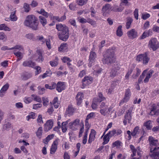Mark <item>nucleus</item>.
Listing matches in <instances>:
<instances>
[{
  "mask_svg": "<svg viewBox=\"0 0 159 159\" xmlns=\"http://www.w3.org/2000/svg\"><path fill=\"white\" fill-rule=\"evenodd\" d=\"M37 21V18L35 16L29 15L26 17L24 24L33 30H36L38 28V22Z\"/></svg>",
  "mask_w": 159,
  "mask_h": 159,
  "instance_id": "f257e3e1",
  "label": "nucleus"
},
{
  "mask_svg": "<svg viewBox=\"0 0 159 159\" xmlns=\"http://www.w3.org/2000/svg\"><path fill=\"white\" fill-rule=\"evenodd\" d=\"M115 52L112 49L107 50L104 55L102 59L103 64H109L114 63L116 61Z\"/></svg>",
  "mask_w": 159,
  "mask_h": 159,
  "instance_id": "f03ea898",
  "label": "nucleus"
},
{
  "mask_svg": "<svg viewBox=\"0 0 159 159\" xmlns=\"http://www.w3.org/2000/svg\"><path fill=\"white\" fill-rule=\"evenodd\" d=\"M148 141L150 146L155 147L153 148H151L150 149L151 152H152V154H154V152H155V151L159 149V143L158 140L151 136L149 137Z\"/></svg>",
  "mask_w": 159,
  "mask_h": 159,
  "instance_id": "7ed1b4c3",
  "label": "nucleus"
},
{
  "mask_svg": "<svg viewBox=\"0 0 159 159\" xmlns=\"http://www.w3.org/2000/svg\"><path fill=\"white\" fill-rule=\"evenodd\" d=\"M148 47L153 51H156L159 48V42L155 38H152L149 41Z\"/></svg>",
  "mask_w": 159,
  "mask_h": 159,
  "instance_id": "20e7f679",
  "label": "nucleus"
},
{
  "mask_svg": "<svg viewBox=\"0 0 159 159\" xmlns=\"http://www.w3.org/2000/svg\"><path fill=\"white\" fill-rule=\"evenodd\" d=\"M136 60L138 61H142L143 64L146 65L148 62L150 58L146 53H145L138 55L136 57Z\"/></svg>",
  "mask_w": 159,
  "mask_h": 159,
  "instance_id": "39448f33",
  "label": "nucleus"
},
{
  "mask_svg": "<svg viewBox=\"0 0 159 159\" xmlns=\"http://www.w3.org/2000/svg\"><path fill=\"white\" fill-rule=\"evenodd\" d=\"M132 109L129 108L127 111L125 116V119L123 121L124 125H127V123H130L132 119Z\"/></svg>",
  "mask_w": 159,
  "mask_h": 159,
  "instance_id": "423d86ee",
  "label": "nucleus"
},
{
  "mask_svg": "<svg viewBox=\"0 0 159 159\" xmlns=\"http://www.w3.org/2000/svg\"><path fill=\"white\" fill-rule=\"evenodd\" d=\"M157 106L156 104L152 105L149 108L150 111L149 115L152 116L154 115H158L159 114V110L157 109Z\"/></svg>",
  "mask_w": 159,
  "mask_h": 159,
  "instance_id": "0eeeda50",
  "label": "nucleus"
},
{
  "mask_svg": "<svg viewBox=\"0 0 159 159\" xmlns=\"http://www.w3.org/2000/svg\"><path fill=\"white\" fill-rule=\"evenodd\" d=\"M93 78L90 76L85 77L82 80L81 88H84L88 85L90 84L92 82Z\"/></svg>",
  "mask_w": 159,
  "mask_h": 159,
  "instance_id": "6e6552de",
  "label": "nucleus"
},
{
  "mask_svg": "<svg viewBox=\"0 0 159 159\" xmlns=\"http://www.w3.org/2000/svg\"><path fill=\"white\" fill-rule=\"evenodd\" d=\"M59 38L61 40L66 41L69 36V30L68 31L60 32L59 33Z\"/></svg>",
  "mask_w": 159,
  "mask_h": 159,
  "instance_id": "1a4fd4ad",
  "label": "nucleus"
},
{
  "mask_svg": "<svg viewBox=\"0 0 159 159\" xmlns=\"http://www.w3.org/2000/svg\"><path fill=\"white\" fill-rule=\"evenodd\" d=\"M131 94L130 89H128L126 90L125 96L124 98L121 101L120 104H122L126 102L129 100L131 96Z\"/></svg>",
  "mask_w": 159,
  "mask_h": 159,
  "instance_id": "9d476101",
  "label": "nucleus"
},
{
  "mask_svg": "<svg viewBox=\"0 0 159 159\" xmlns=\"http://www.w3.org/2000/svg\"><path fill=\"white\" fill-rule=\"evenodd\" d=\"M130 148L133 153V154L131 155L132 157L135 156L136 152H137L138 155L139 157H140L141 155V151L140 150L139 147H138L136 149L134 146L130 145Z\"/></svg>",
  "mask_w": 159,
  "mask_h": 159,
  "instance_id": "9b49d317",
  "label": "nucleus"
},
{
  "mask_svg": "<svg viewBox=\"0 0 159 159\" xmlns=\"http://www.w3.org/2000/svg\"><path fill=\"white\" fill-rule=\"evenodd\" d=\"M128 37L131 39H134L138 36V32L134 29H133L127 32Z\"/></svg>",
  "mask_w": 159,
  "mask_h": 159,
  "instance_id": "f8f14e48",
  "label": "nucleus"
},
{
  "mask_svg": "<svg viewBox=\"0 0 159 159\" xmlns=\"http://www.w3.org/2000/svg\"><path fill=\"white\" fill-rule=\"evenodd\" d=\"M80 124V120L78 119L75 120L73 122H71L69 124V127L70 128L72 129L73 127L74 128L75 130L78 128Z\"/></svg>",
  "mask_w": 159,
  "mask_h": 159,
  "instance_id": "ddd939ff",
  "label": "nucleus"
},
{
  "mask_svg": "<svg viewBox=\"0 0 159 159\" xmlns=\"http://www.w3.org/2000/svg\"><path fill=\"white\" fill-rule=\"evenodd\" d=\"M35 65V63L31 60H26L24 61L22 64V66L24 67H29L32 68H34Z\"/></svg>",
  "mask_w": 159,
  "mask_h": 159,
  "instance_id": "4468645a",
  "label": "nucleus"
},
{
  "mask_svg": "<svg viewBox=\"0 0 159 159\" xmlns=\"http://www.w3.org/2000/svg\"><path fill=\"white\" fill-rule=\"evenodd\" d=\"M42 51L40 49L37 50L36 54L38 56V57L35 59L36 61L42 63L44 59L42 56Z\"/></svg>",
  "mask_w": 159,
  "mask_h": 159,
  "instance_id": "2eb2a0df",
  "label": "nucleus"
},
{
  "mask_svg": "<svg viewBox=\"0 0 159 159\" xmlns=\"http://www.w3.org/2000/svg\"><path fill=\"white\" fill-rule=\"evenodd\" d=\"M56 86H57L56 90L59 92H61L65 89V86L64 82H58L56 84Z\"/></svg>",
  "mask_w": 159,
  "mask_h": 159,
  "instance_id": "dca6fc26",
  "label": "nucleus"
},
{
  "mask_svg": "<svg viewBox=\"0 0 159 159\" xmlns=\"http://www.w3.org/2000/svg\"><path fill=\"white\" fill-rule=\"evenodd\" d=\"M59 139H56L53 142L51 146L50 149V153L53 154L55 152L57 148V146L58 144V141Z\"/></svg>",
  "mask_w": 159,
  "mask_h": 159,
  "instance_id": "f3484780",
  "label": "nucleus"
},
{
  "mask_svg": "<svg viewBox=\"0 0 159 159\" xmlns=\"http://www.w3.org/2000/svg\"><path fill=\"white\" fill-rule=\"evenodd\" d=\"M96 57V54L95 52L91 51L89 56V62L88 65L89 67H91L92 64L94 61V60Z\"/></svg>",
  "mask_w": 159,
  "mask_h": 159,
  "instance_id": "a211bd4d",
  "label": "nucleus"
},
{
  "mask_svg": "<svg viewBox=\"0 0 159 159\" xmlns=\"http://www.w3.org/2000/svg\"><path fill=\"white\" fill-rule=\"evenodd\" d=\"M56 29L60 31L61 32L68 31L69 30L68 28L65 25H62L61 24H59L56 25Z\"/></svg>",
  "mask_w": 159,
  "mask_h": 159,
  "instance_id": "6ab92c4d",
  "label": "nucleus"
},
{
  "mask_svg": "<svg viewBox=\"0 0 159 159\" xmlns=\"http://www.w3.org/2000/svg\"><path fill=\"white\" fill-rule=\"evenodd\" d=\"M76 110L75 108H74L72 105H70L68 106V108L66 110V115H68V116H70L73 115L75 111Z\"/></svg>",
  "mask_w": 159,
  "mask_h": 159,
  "instance_id": "aec40b11",
  "label": "nucleus"
},
{
  "mask_svg": "<svg viewBox=\"0 0 159 159\" xmlns=\"http://www.w3.org/2000/svg\"><path fill=\"white\" fill-rule=\"evenodd\" d=\"M96 134V132L93 129H91L88 140V142L89 143H91L92 141L94 140L95 138Z\"/></svg>",
  "mask_w": 159,
  "mask_h": 159,
  "instance_id": "412c9836",
  "label": "nucleus"
},
{
  "mask_svg": "<svg viewBox=\"0 0 159 159\" xmlns=\"http://www.w3.org/2000/svg\"><path fill=\"white\" fill-rule=\"evenodd\" d=\"M9 85L8 83H6L2 88L0 91V97H2L4 95L3 93H5L9 88Z\"/></svg>",
  "mask_w": 159,
  "mask_h": 159,
  "instance_id": "4be33fe9",
  "label": "nucleus"
},
{
  "mask_svg": "<svg viewBox=\"0 0 159 159\" xmlns=\"http://www.w3.org/2000/svg\"><path fill=\"white\" fill-rule=\"evenodd\" d=\"M153 72V71L152 70H150L148 72L143 81L145 83H147L148 82L149 79L152 77Z\"/></svg>",
  "mask_w": 159,
  "mask_h": 159,
  "instance_id": "5701e85b",
  "label": "nucleus"
},
{
  "mask_svg": "<svg viewBox=\"0 0 159 159\" xmlns=\"http://www.w3.org/2000/svg\"><path fill=\"white\" fill-rule=\"evenodd\" d=\"M98 98H94L92 103L91 107L94 110L96 109L98 106L99 102H98Z\"/></svg>",
  "mask_w": 159,
  "mask_h": 159,
  "instance_id": "b1692460",
  "label": "nucleus"
},
{
  "mask_svg": "<svg viewBox=\"0 0 159 159\" xmlns=\"http://www.w3.org/2000/svg\"><path fill=\"white\" fill-rule=\"evenodd\" d=\"M124 8V7L120 4L119 7L116 5L114 6L112 9V10L116 12H121L123 11Z\"/></svg>",
  "mask_w": 159,
  "mask_h": 159,
  "instance_id": "393cba45",
  "label": "nucleus"
},
{
  "mask_svg": "<svg viewBox=\"0 0 159 159\" xmlns=\"http://www.w3.org/2000/svg\"><path fill=\"white\" fill-rule=\"evenodd\" d=\"M94 71L93 73L95 75H97L101 73L102 69L99 67L98 66L96 65L93 69Z\"/></svg>",
  "mask_w": 159,
  "mask_h": 159,
  "instance_id": "a878e982",
  "label": "nucleus"
},
{
  "mask_svg": "<svg viewBox=\"0 0 159 159\" xmlns=\"http://www.w3.org/2000/svg\"><path fill=\"white\" fill-rule=\"evenodd\" d=\"M67 44L66 43L61 44L58 48V50L60 52H64L66 51L67 49Z\"/></svg>",
  "mask_w": 159,
  "mask_h": 159,
  "instance_id": "bb28decb",
  "label": "nucleus"
},
{
  "mask_svg": "<svg viewBox=\"0 0 159 159\" xmlns=\"http://www.w3.org/2000/svg\"><path fill=\"white\" fill-rule=\"evenodd\" d=\"M39 18L40 23L42 24L43 26H44L47 23L46 19L42 16H39Z\"/></svg>",
  "mask_w": 159,
  "mask_h": 159,
  "instance_id": "cd10ccee",
  "label": "nucleus"
},
{
  "mask_svg": "<svg viewBox=\"0 0 159 159\" xmlns=\"http://www.w3.org/2000/svg\"><path fill=\"white\" fill-rule=\"evenodd\" d=\"M69 120H68L67 121L63 122L61 124V128L62 132L63 133H65L67 130V128H66V125L68 124V122H69Z\"/></svg>",
  "mask_w": 159,
  "mask_h": 159,
  "instance_id": "c85d7f7f",
  "label": "nucleus"
},
{
  "mask_svg": "<svg viewBox=\"0 0 159 159\" xmlns=\"http://www.w3.org/2000/svg\"><path fill=\"white\" fill-rule=\"evenodd\" d=\"M54 136L53 134H50L48 135L46 138L43 140V143L46 144H47L48 142Z\"/></svg>",
  "mask_w": 159,
  "mask_h": 159,
  "instance_id": "c756f323",
  "label": "nucleus"
},
{
  "mask_svg": "<svg viewBox=\"0 0 159 159\" xmlns=\"http://www.w3.org/2000/svg\"><path fill=\"white\" fill-rule=\"evenodd\" d=\"M118 69V68H115L112 69L110 73V76L111 77H115L117 74Z\"/></svg>",
  "mask_w": 159,
  "mask_h": 159,
  "instance_id": "7c9ffc66",
  "label": "nucleus"
},
{
  "mask_svg": "<svg viewBox=\"0 0 159 159\" xmlns=\"http://www.w3.org/2000/svg\"><path fill=\"white\" fill-rule=\"evenodd\" d=\"M147 69L143 71L138 80V83H141V82L142 81L143 79L144 78L145 75L147 73Z\"/></svg>",
  "mask_w": 159,
  "mask_h": 159,
  "instance_id": "2f4dec72",
  "label": "nucleus"
},
{
  "mask_svg": "<svg viewBox=\"0 0 159 159\" xmlns=\"http://www.w3.org/2000/svg\"><path fill=\"white\" fill-rule=\"evenodd\" d=\"M144 125L148 129H150L152 128V122L150 120L146 121L144 123Z\"/></svg>",
  "mask_w": 159,
  "mask_h": 159,
  "instance_id": "473e14b6",
  "label": "nucleus"
},
{
  "mask_svg": "<svg viewBox=\"0 0 159 159\" xmlns=\"http://www.w3.org/2000/svg\"><path fill=\"white\" fill-rule=\"evenodd\" d=\"M32 76V74L30 73H26L24 74L22 77V79L24 80H26L30 78Z\"/></svg>",
  "mask_w": 159,
  "mask_h": 159,
  "instance_id": "72a5a7b5",
  "label": "nucleus"
},
{
  "mask_svg": "<svg viewBox=\"0 0 159 159\" xmlns=\"http://www.w3.org/2000/svg\"><path fill=\"white\" fill-rule=\"evenodd\" d=\"M43 131V128L42 127H40L38 129L36 133L37 136L39 139L41 137L42 133Z\"/></svg>",
  "mask_w": 159,
  "mask_h": 159,
  "instance_id": "f704fd0d",
  "label": "nucleus"
},
{
  "mask_svg": "<svg viewBox=\"0 0 159 159\" xmlns=\"http://www.w3.org/2000/svg\"><path fill=\"white\" fill-rule=\"evenodd\" d=\"M16 11L12 12L11 13V15L10 16V18L11 21H15L17 20V17L15 15Z\"/></svg>",
  "mask_w": 159,
  "mask_h": 159,
  "instance_id": "c9c22d12",
  "label": "nucleus"
},
{
  "mask_svg": "<svg viewBox=\"0 0 159 159\" xmlns=\"http://www.w3.org/2000/svg\"><path fill=\"white\" fill-rule=\"evenodd\" d=\"M56 84L54 82H52L51 83V85L49 86L48 84L45 85V87L46 89H54L56 87Z\"/></svg>",
  "mask_w": 159,
  "mask_h": 159,
  "instance_id": "e433bc0d",
  "label": "nucleus"
},
{
  "mask_svg": "<svg viewBox=\"0 0 159 159\" xmlns=\"http://www.w3.org/2000/svg\"><path fill=\"white\" fill-rule=\"evenodd\" d=\"M122 27L121 25H120L118 27L116 31V34L119 37L121 36L123 34V32L121 30Z\"/></svg>",
  "mask_w": 159,
  "mask_h": 159,
  "instance_id": "4c0bfd02",
  "label": "nucleus"
},
{
  "mask_svg": "<svg viewBox=\"0 0 159 159\" xmlns=\"http://www.w3.org/2000/svg\"><path fill=\"white\" fill-rule=\"evenodd\" d=\"M133 21V19L131 18H128L126 23V28L129 29L130 27V25Z\"/></svg>",
  "mask_w": 159,
  "mask_h": 159,
  "instance_id": "58836bf2",
  "label": "nucleus"
},
{
  "mask_svg": "<svg viewBox=\"0 0 159 159\" xmlns=\"http://www.w3.org/2000/svg\"><path fill=\"white\" fill-rule=\"evenodd\" d=\"M110 139V137L108 135V134H106L104 136L103 138V144H107L109 141Z\"/></svg>",
  "mask_w": 159,
  "mask_h": 159,
  "instance_id": "ea45409f",
  "label": "nucleus"
},
{
  "mask_svg": "<svg viewBox=\"0 0 159 159\" xmlns=\"http://www.w3.org/2000/svg\"><path fill=\"white\" fill-rule=\"evenodd\" d=\"M0 30H4L5 31H10V28L7 26L5 24H3L0 25Z\"/></svg>",
  "mask_w": 159,
  "mask_h": 159,
  "instance_id": "a19ab883",
  "label": "nucleus"
},
{
  "mask_svg": "<svg viewBox=\"0 0 159 159\" xmlns=\"http://www.w3.org/2000/svg\"><path fill=\"white\" fill-rule=\"evenodd\" d=\"M88 129H87L85 130V134L84 136L83 140L82 143L84 144H85L86 143L87 141V135H88Z\"/></svg>",
  "mask_w": 159,
  "mask_h": 159,
  "instance_id": "79ce46f5",
  "label": "nucleus"
},
{
  "mask_svg": "<svg viewBox=\"0 0 159 159\" xmlns=\"http://www.w3.org/2000/svg\"><path fill=\"white\" fill-rule=\"evenodd\" d=\"M111 5L109 4H106L102 8V11L104 12H106L108 10H109L110 8Z\"/></svg>",
  "mask_w": 159,
  "mask_h": 159,
  "instance_id": "37998d69",
  "label": "nucleus"
},
{
  "mask_svg": "<svg viewBox=\"0 0 159 159\" xmlns=\"http://www.w3.org/2000/svg\"><path fill=\"white\" fill-rule=\"evenodd\" d=\"M11 124L9 122H6L3 126V129L5 130H8L11 128Z\"/></svg>",
  "mask_w": 159,
  "mask_h": 159,
  "instance_id": "c03bdc74",
  "label": "nucleus"
},
{
  "mask_svg": "<svg viewBox=\"0 0 159 159\" xmlns=\"http://www.w3.org/2000/svg\"><path fill=\"white\" fill-rule=\"evenodd\" d=\"M38 13L41 14L43 16L47 17L48 16V14L43 9H41L40 11H37Z\"/></svg>",
  "mask_w": 159,
  "mask_h": 159,
  "instance_id": "a18cd8bd",
  "label": "nucleus"
},
{
  "mask_svg": "<svg viewBox=\"0 0 159 159\" xmlns=\"http://www.w3.org/2000/svg\"><path fill=\"white\" fill-rule=\"evenodd\" d=\"M139 127L138 126L136 127L132 132V136H134L137 134H138L139 132Z\"/></svg>",
  "mask_w": 159,
  "mask_h": 159,
  "instance_id": "49530a36",
  "label": "nucleus"
},
{
  "mask_svg": "<svg viewBox=\"0 0 159 159\" xmlns=\"http://www.w3.org/2000/svg\"><path fill=\"white\" fill-rule=\"evenodd\" d=\"M150 16L149 14L147 13H143L141 15V18L143 20H145L149 18Z\"/></svg>",
  "mask_w": 159,
  "mask_h": 159,
  "instance_id": "de8ad7c7",
  "label": "nucleus"
},
{
  "mask_svg": "<svg viewBox=\"0 0 159 159\" xmlns=\"http://www.w3.org/2000/svg\"><path fill=\"white\" fill-rule=\"evenodd\" d=\"M116 134V131L115 129L112 130L111 131H109L107 134L111 138L114 136Z\"/></svg>",
  "mask_w": 159,
  "mask_h": 159,
  "instance_id": "09e8293b",
  "label": "nucleus"
},
{
  "mask_svg": "<svg viewBox=\"0 0 159 159\" xmlns=\"http://www.w3.org/2000/svg\"><path fill=\"white\" fill-rule=\"evenodd\" d=\"M43 43H44L45 42H46V44L48 49L51 48V45H50V41L49 39H44L42 41Z\"/></svg>",
  "mask_w": 159,
  "mask_h": 159,
  "instance_id": "8fccbe9b",
  "label": "nucleus"
},
{
  "mask_svg": "<svg viewBox=\"0 0 159 159\" xmlns=\"http://www.w3.org/2000/svg\"><path fill=\"white\" fill-rule=\"evenodd\" d=\"M23 8L25 10V11L26 12H28L30 9L29 5L27 3H24Z\"/></svg>",
  "mask_w": 159,
  "mask_h": 159,
  "instance_id": "3c124183",
  "label": "nucleus"
},
{
  "mask_svg": "<svg viewBox=\"0 0 159 159\" xmlns=\"http://www.w3.org/2000/svg\"><path fill=\"white\" fill-rule=\"evenodd\" d=\"M11 50H13L14 49H18L20 50H23V48L22 47V46L19 45H16L14 47L11 48Z\"/></svg>",
  "mask_w": 159,
  "mask_h": 159,
  "instance_id": "603ef678",
  "label": "nucleus"
},
{
  "mask_svg": "<svg viewBox=\"0 0 159 159\" xmlns=\"http://www.w3.org/2000/svg\"><path fill=\"white\" fill-rule=\"evenodd\" d=\"M34 68L36 70V71L35 72V75H37L41 72V68L39 66H37Z\"/></svg>",
  "mask_w": 159,
  "mask_h": 159,
  "instance_id": "864d4df0",
  "label": "nucleus"
},
{
  "mask_svg": "<svg viewBox=\"0 0 159 159\" xmlns=\"http://www.w3.org/2000/svg\"><path fill=\"white\" fill-rule=\"evenodd\" d=\"M53 121L50 120H48L45 123L46 125L49 126L50 128H52L53 125Z\"/></svg>",
  "mask_w": 159,
  "mask_h": 159,
  "instance_id": "5fc2aeb1",
  "label": "nucleus"
},
{
  "mask_svg": "<svg viewBox=\"0 0 159 159\" xmlns=\"http://www.w3.org/2000/svg\"><path fill=\"white\" fill-rule=\"evenodd\" d=\"M151 156L153 159H159V152H154Z\"/></svg>",
  "mask_w": 159,
  "mask_h": 159,
  "instance_id": "6e6d98bb",
  "label": "nucleus"
},
{
  "mask_svg": "<svg viewBox=\"0 0 159 159\" xmlns=\"http://www.w3.org/2000/svg\"><path fill=\"white\" fill-rule=\"evenodd\" d=\"M149 36L147 31H146L143 33L140 38L141 39H144L147 37Z\"/></svg>",
  "mask_w": 159,
  "mask_h": 159,
  "instance_id": "4d7b16f0",
  "label": "nucleus"
},
{
  "mask_svg": "<svg viewBox=\"0 0 159 159\" xmlns=\"http://www.w3.org/2000/svg\"><path fill=\"white\" fill-rule=\"evenodd\" d=\"M98 97L99 98H98V102H100L105 99V98L103 97L101 93H98Z\"/></svg>",
  "mask_w": 159,
  "mask_h": 159,
  "instance_id": "13d9d810",
  "label": "nucleus"
},
{
  "mask_svg": "<svg viewBox=\"0 0 159 159\" xmlns=\"http://www.w3.org/2000/svg\"><path fill=\"white\" fill-rule=\"evenodd\" d=\"M134 17L136 19L138 20L139 19L138 10L137 9H135L134 12Z\"/></svg>",
  "mask_w": 159,
  "mask_h": 159,
  "instance_id": "bf43d9fd",
  "label": "nucleus"
},
{
  "mask_svg": "<svg viewBox=\"0 0 159 159\" xmlns=\"http://www.w3.org/2000/svg\"><path fill=\"white\" fill-rule=\"evenodd\" d=\"M100 113L101 114L105 116L106 114V111L108 108H100Z\"/></svg>",
  "mask_w": 159,
  "mask_h": 159,
  "instance_id": "052dcab7",
  "label": "nucleus"
},
{
  "mask_svg": "<svg viewBox=\"0 0 159 159\" xmlns=\"http://www.w3.org/2000/svg\"><path fill=\"white\" fill-rule=\"evenodd\" d=\"M133 71V70L132 69H130L128 70V71L126 74L125 75V77L126 79H129V77L130 74L132 73Z\"/></svg>",
  "mask_w": 159,
  "mask_h": 159,
  "instance_id": "680f3d73",
  "label": "nucleus"
},
{
  "mask_svg": "<svg viewBox=\"0 0 159 159\" xmlns=\"http://www.w3.org/2000/svg\"><path fill=\"white\" fill-rule=\"evenodd\" d=\"M69 6L70 9L71 10H75L76 9V5L73 4H70Z\"/></svg>",
  "mask_w": 159,
  "mask_h": 159,
  "instance_id": "e2e57ef3",
  "label": "nucleus"
},
{
  "mask_svg": "<svg viewBox=\"0 0 159 159\" xmlns=\"http://www.w3.org/2000/svg\"><path fill=\"white\" fill-rule=\"evenodd\" d=\"M137 70V73L136 75H133L132 76L134 78H136L140 74L141 71L138 68H136Z\"/></svg>",
  "mask_w": 159,
  "mask_h": 159,
  "instance_id": "0e129e2a",
  "label": "nucleus"
},
{
  "mask_svg": "<svg viewBox=\"0 0 159 159\" xmlns=\"http://www.w3.org/2000/svg\"><path fill=\"white\" fill-rule=\"evenodd\" d=\"M87 22L93 26L95 25L96 24V22L95 21L90 19H87Z\"/></svg>",
  "mask_w": 159,
  "mask_h": 159,
  "instance_id": "69168bd1",
  "label": "nucleus"
},
{
  "mask_svg": "<svg viewBox=\"0 0 159 159\" xmlns=\"http://www.w3.org/2000/svg\"><path fill=\"white\" fill-rule=\"evenodd\" d=\"M38 89L39 90V93L40 94H43L45 91V89L44 88H41L40 87H38Z\"/></svg>",
  "mask_w": 159,
  "mask_h": 159,
  "instance_id": "338daca9",
  "label": "nucleus"
},
{
  "mask_svg": "<svg viewBox=\"0 0 159 159\" xmlns=\"http://www.w3.org/2000/svg\"><path fill=\"white\" fill-rule=\"evenodd\" d=\"M152 30L155 32L159 33V27L154 25L152 27Z\"/></svg>",
  "mask_w": 159,
  "mask_h": 159,
  "instance_id": "774afa93",
  "label": "nucleus"
}]
</instances>
